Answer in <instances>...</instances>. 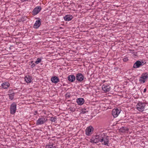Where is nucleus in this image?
<instances>
[{
  "mask_svg": "<svg viewBox=\"0 0 148 148\" xmlns=\"http://www.w3.org/2000/svg\"><path fill=\"white\" fill-rule=\"evenodd\" d=\"M50 120L52 122H55L56 120V117H51Z\"/></svg>",
  "mask_w": 148,
  "mask_h": 148,
  "instance_id": "24",
  "label": "nucleus"
},
{
  "mask_svg": "<svg viewBox=\"0 0 148 148\" xmlns=\"http://www.w3.org/2000/svg\"><path fill=\"white\" fill-rule=\"evenodd\" d=\"M38 113V111H35V113H34V115H36Z\"/></svg>",
  "mask_w": 148,
  "mask_h": 148,
  "instance_id": "31",
  "label": "nucleus"
},
{
  "mask_svg": "<svg viewBox=\"0 0 148 148\" xmlns=\"http://www.w3.org/2000/svg\"><path fill=\"white\" fill-rule=\"evenodd\" d=\"M75 78L76 77L73 75H70L68 77V80L71 82H74L75 80Z\"/></svg>",
  "mask_w": 148,
  "mask_h": 148,
  "instance_id": "15",
  "label": "nucleus"
},
{
  "mask_svg": "<svg viewBox=\"0 0 148 148\" xmlns=\"http://www.w3.org/2000/svg\"><path fill=\"white\" fill-rule=\"evenodd\" d=\"M51 80L52 83L56 84L60 82L59 78L56 76L52 77L51 79Z\"/></svg>",
  "mask_w": 148,
  "mask_h": 148,
  "instance_id": "14",
  "label": "nucleus"
},
{
  "mask_svg": "<svg viewBox=\"0 0 148 148\" xmlns=\"http://www.w3.org/2000/svg\"><path fill=\"white\" fill-rule=\"evenodd\" d=\"M66 97V99L69 98L71 96V95L70 92H67L65 95Z\"/></svg>",
  "mask_w": 148,
  "mask_h": 148,
  "instance_id": "26",
  "label": "nucleus"
},
{
  "mask_svg": "<svg viewBox=\"0 0 148 148\" xmlns=\"http://www.w3.org/2000/svg\"><path fill=\"white\" fill-rule=\"evenodd\" d=\"M47 118L46 117L44 116H42L36 121V125H42L45 123L47 121Z\"/></svg>",
  "mask_w": 148,
  "mask_h": 148,
  "instance_id": "1",
  "label": "nucleus"
},
{
  "mask_svg": "<svg viewBox=\"0 0 148 148\" xmlns=\"http://www.w3.org/2000/svg\"><path fill=\"white\" fill-rule=\"evenodd\" d=\"M94 128L91 126H90L87 127L86 130V134L88 136L92 134Z\"/></svg>",
  "mask_w": 148,
  "mask_h": 148,
  "instance_id": "5",
  "label": "nucleus"
},
{
  "mask_svg": "<svg viewBox=\"0 0 148 148\" xmlns=\"http://www.w3.org/2000/svg\"><path fill=\"white\" fill-rule=\"evenodd\" d=\"M96 136L99 142H101V141H103L104 137H103L102 136L100 135L98 136Z\"/></svg>",
  "mask_w": 148,
  "mask_h": 148,
  "instance_id": "21",
  "label": "nucleus"
},
{
  "mask_svg": "<svg viewBox=\"0 0 148 148\" xmlns=\"http://www.w3.org/2000/svg\"><path fill=\"white\" fill-rule=\"evenodd\" d=\"M90 142L93 143H97L99 142L96 136L95 137H92L90 139Z\"/></svg>",
  "mask_w": 148,
  "mask_h": 148,
  "instance_id": "19",
  "label": "nucleus"
},
{
  "mask_svg": "<svg viewBox=\"0 0 148 148\" xmlns=\"http://www.w3.org/2000/svg\"><path fill=\"white\" fill-rule=\"evenodd\" d=\"M46 148H56V147L53 146V145H49L46 146Z\"/></svg>",
  "mask_w": 148,
  "mask_h": 148,
  "instance_id": "27",
  "label": "nucleus"
},
{
  "mask_svg": "<svg viewBox=\"0 0 148 148\" xmlns=\"http://www.w3.org/2000/svg\"><path fill=\"white\" fill-rule=\"evenodd\" d=\"M108 137V136H107L103 138V141L101 142L102 145L107 146H109V138Z\"/></svg>",
  "mask_w": 148,
  "mask_h": 148,
  "instance_id": "11",
  "label": "nucleus"
},
{
  "mask_svg": "<svg viewBox=\"0 0 148 148\" xmlns=\"http://www.w3.org/2000/svg\"><path fill=\"white\" fill-rule=\"evenodd\" d=\"M42 8L40 6H37L35 7L32 11V14L35 16L38 14L41 10Z\"/></svg>",
  "mask_w": 148,
  "mask_h": 148,
  "instance_id": "8",
  "label": "nucleus"
},
{
  "mask_svg": "<svg viewBox=\"0 0 148 148\" xmlns=\"http://www.w3.org/2000/svg\"><path fill=\"white\" fill-rule=\"evenodd\" d=\"M102 88L104 92H106L110 90V87L109 85L104 84L102 86Z\"/></svg>",
  "mask_w": 148,
  "mask_h": 148,
  "instance_id": "12",
  "label": "nucleus"
},
{
  "mask_svg": "<svg viewBox=\"0 0 148 148\" xmlns=\"http://www.w3.org/2000/svg\"><path fill=\"white\" fill-rule=\"evenodd\" d=\"M123 61L124 62H126L128 60L127 57H125L123 59Z\"/></svg>",
  "mask_w": 148,
  "mask_h": 148,
  "instance_id": "29",
  "label": "nucleus"
},
{
  "mask_svg": "<svg viewBox=\"0 0 148 148\" xmlns=\"http://www.w3.org/2000/svg\"><path fill=\"white\" fill-rule=\"evenodd\" d=\"M146 62H144L142 61H140L139 60H137L136 62L134 64L133 67L132 69V70H134V68H138L140 67L141 66H142L145 64Z\"/></svg>",
  "mask_w": 148,
  "mask_h": 148,
  "instance_id": "3",
  "label": "nucleus"
},
{
  "mask_svg": "<svg viewBox=\"0 0 148 148\" xmlns=\"http://www.w3.org/2000/svg\"><path fill=\"white\" fill-rule=\"evenodd\" d=\"M10 86V84L8 82H4L1 84L2 88L4 89H7Z\"/></svg>",
  "mask_w": 148,
  "mask_h": 148,
  "instance_id": "17",
  "label": "nucleus"
},
{
  "mask_svg": "<svg viewBox=\"0 0 148 148\" xmlns=\"http://www.w3.org/2000/svg\"><path fill=\"white\" fill-rule=\"evenodd\" d=\"M25 80L27 83H30L32 80V77L30 75H27L25 76Z\"/></svg>",
  "mask_w": 148,
  "mask_h": 148,
  "instance_id": "16",
  "label": "nucleus"
},
{
  "mask_svg": "<svg viewBox=\"0 0 148 148\" xmlns=\"http://www.w3.org/2000/svg\"><path fill=\"white\" fill-rule=\"evenodd\" d=\"M146 88H145L143 92H146Z\"/></svg>",
  "mask_w": 148,
  "mask_h": 148,
  "instance_id": "32",
  "label": "nucleus"
},
{
  "mask_svg": "<svg viewBox=\"0 0 148 148\" xmlns=\"http://www.w3.org/2000/svg\"><path fill=\"white\" fill-rule=\"evenodd\" d=\"M121 111L117 108L113 109L112 111V115L114 118L117 117L120 113Z\"/></svg>",
  "mask_w": 148,
  "mask_h": 148,
  "instance_id": "9",
  "label": "nucleus"
},
{
  "mask_svg": "<svg viewBox=\"0 0 148 148\" xmlns=\"http://www.w3.org/2000/svg\"><path fill=\"white\" fill-rule=\"evenodd\" d=\"M36 66V64L34 63H33L32 64V65H31V67L32 68H33L34 67Z\"/></svg>",
  "mask_w": 148,
  "mask_h": 148,
  "instance_id": "30",
  "label": "nucleus"
},
{
  "mask_svg": "<svg viewBox=\"0 0 148 148\" xmlns=\"http://www.w3.org/2000/svg\"><path fill=\"white\" fill-rule=\"evenodd\" d=\"M77 102L78 105H82L84 103V100L83 98H79L77 99Z\"/></svg>",
  "mask_w": 148,
  "mask_h": 148,
  "instance_id": "18",
  "label": "nucleus"
},
{
  "mask_svg": "<svg viewBox=\"0 0 148 148\" xmlns=\"http://www.w3.org/2000/svg\"><path fill=\"white\" fill-rule=\"evenodd\" d=\"M76 80L79 82H81L84 80V77L82 73H78L76 74Z\"/></svg>",
  "mask_w": 148,
  "mask_h": 148,
  "instance_id": "6",
  "label": "nucleus"
},
{
  "mask_svg": "<svg viewBox=\"0 0 148 148\" xmlns=\"http://www.w3.org/2000/svg\"><path fill=\"white\" fill-rule=\"evenodd\" d=\"M10 110L11 114H15L16 110V104L15 103L13 102L11 105Z\"/></svg>",
  "mask_w": 148,
  "mask_h": 148,
  "instance_id": "4",
  "label": "nucleus"
},
{
  "mask_svg": "<svg viewBox=\"0 0 148 148\" xmlns=\"http://www.w3.org/2000/svg\"><path fill=\"white\" fill-rule=\"evenodd\" d=\"M33 62V61H32V62H31V63H32Z\"/></svg>",
  "mask_w": 148,
  "mask_h": 148,
  "instance_id": "33",
  "label": "nucleus"
},
{
  "mask_svg": "<svg viewBox=\"0 0 148 148\" xmlns=\"http://www.w3.org/2000/svg\"><path fill=\"white\" fill-rule=\"evenodd\" d=\"M38 20L36 21L33 25V27L35 29L38 28L41 24V19L39 18H38Z\"/></svg>",
  "mask_w": 148,
  "mask_h": 148,
  "instance_id": "10",
  "label": "nucleus"
},
{
  "mask_svg": "<svg viewBox=\"0 0 148 148\" xmlns=\"http://www.w3.org/2000/svg\"><path fill=\"white\" fill-rule=\"evenodd\" d=\"M14 93H13L9 95V99L11 100H12L14 98Z\"/></svg>",
  "mask_w": 148,
  "mask_h": 148,
  "instance_id": "22",
  "label": "nucleus"
},
{
  "mask_svg": "<svg viewBox=\"0 0 148 148\" xmlns=\"http://www.w3.org/2000/svg\"><path fill=\"white\" fill-rule=\"evenodd\" d=\"M88 112L86 109H84L82 110V113L83 114H84L86 113V112Z\"/></svg>",
  "mask_w": 148,
  "mask_h": 148,
  "instance_id": "28",
  "label": "nucleus"
},
{
  "mask_svg": "<svg viewBox=\"0 0 148 148\" xmlns=\"http://www.w3.org/2000/svg\"><path fill=\"white\" fill-rule=\"evenodd\" d=\"M128 129L125 127H122L120 128V131L122 133H127L128 130Z\"/></svg>",
  "mask_w": 148,
  "mask_h": 148,
  "instance_id": "20",
  "label": "nucleus"
},
{
  "mask_svg": "<svg viewBox=\"0 0 148 148\" xmlns=\"http://www.w3.org/2000/svg\"><path fill=\"white\" fill-rule=\"evenodd\" d=\"M41 61V58H38L37 59V60L35 61V63L36 64H38Z\"/></svg>",
  "mask_w": 148,
  "mask_h": 148,
  "instance_id": "23",
  "label": "nucleus"
},
{
  "mask_svg": "<svg viewBox=\"0 0 148 148\" xmlns=\"http://www.w3.org/2000/svg\"><path fill=\"white\" fill-rule=\"evenodd\" d=\"M26 17L25 16L24 17H23L21 18V19H19V22H24V21H25L26 20Z\"/></svg>",
  "mask_w": 148,
  "mask_h": 148,
  "instance_id": "25",
  "label": "nucleus"
},
{
  "mask_svg": "<svg viewBox=\"0 0 148 148\" xmlns=\"http://www.w3.org/2000/svg\"><path fill=\"white\" fill-rule=\"evenodd\" d=\"M73 18V16L70 14H67L63 17L64 20L66 21H71Z\"/></svg>",
  "mask_w": 148,
  "mask_h": 148,
  "instance_id": "13",
  "label": "nucleus"
},
{
  "mask_svg": "<svg viewBox=\"0 0 148 148\" xmlns=\"http://www.w3.org/2000/svg\"><path fill=\"white\" fill-rule=\"evenodd\" d=\"M147 77H148V75L147 73H143L140 78L139 81L141 83H143L146 80Z\"/></svg>",
  "mask_w": 148,
  "mask_h": 148,
  "instance_id": "7",
  "label": "nucleus"
},
{
  "mask_svg": "<svg viewBox=\"0 0 148 148\" xmlns=\"http://www.w3.org/2000/svg\"><path fill=\"white\" fill-rule=\"evenodd\" d=\"M136 108L139 111H143L145 109H146V104L145 103L140 102L137 105Z\"/></svg>",
  "mask_w": 148,
  "mask_h": 148,
  "instance_id": "2",
  "label": "nucleus"
}]
</instances>
